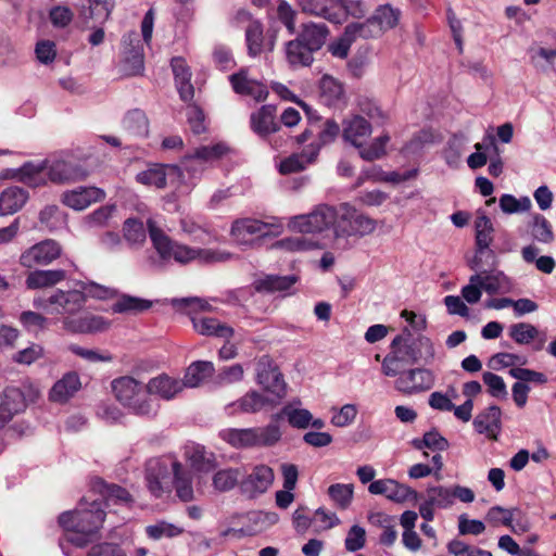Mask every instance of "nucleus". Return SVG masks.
I'll return each instance as SVG.
<instances>
[{"mask_svg":"<svg viewBox=\"0 0 556 556\" xmlns=\"http://www.w3.org/2000/svg\"><path fill=\"white\" fill-rule=\"evenodd\" d=\"M377 223L367 215L361 214L349 203L338 207L336 237H365L376 230Z\"/></svg>","mask_w":556,"mask_h":556,"instance_id":"8","label":"nucleus"},{"mask_svg":"<svg viewBox=\"0 0 556 556\" xmlns=\"http://www.w3.org/2000/svg\"><path fill=\"white\" fill-rule=\"evenodd\" d=\"M186 458L190 466L199 472H210L217 466L215 454L201 445L189 446L186 450Z\"/></svg>","mask_w":556,"mask_h":556,"instance_id":"34","label":"nucleus"},{"mask_svg":"<svg viewBox=\"0 0 556 556\" xmlns=\"http://www.w3.org/2000/svg\"><path fill=\"white\" fill-rule=\"evenodd\" d=\"M320 100L328 106L337 105L344 99L342 84L330 75H324L319 81Z\"/></svg>","mask_w":556,"mask_h":556,"instance_id":"39","label":"nucleus"},{"mask_svg":"<svg viewBox=\"0 0 556 556\" xmlns=\"http://www.w3.org/2000/svg\"><path fill=\"white\" fill-rule=\"evenodd\" d=\"M368 491L375 495H384L388 500L395 503L406 501H417L419 493L406 484H402L393 479H380L372 481Z\"/></svg>","mask_w":556,"mask_h":556,"instance_id":"13","label":"nucleus"},{"mask_svg":"<svg viewBox=\"0 0 556 556\" xmlns=\"http://www.w3.org/2000/svg\"><path fill=\"white\" fill-rule=\"evenodd\" d=\"M435 356L432 341L418 334L415 337L410 329L405 327L401 334L391 343V352L382 359L381 371L386 377H395L400 369L408 365L422 362L431 364Z\"/></svg>","mask_w":556,"mask_h":556,"instance_id":"1","label":"nucleus"},{"mask_svg":"<svg viewBox=\"0 0 556 556\" xmlns=\"http://www.w3.org/2000/svg\"><path fill=\"white\" fill-rule=\"evenodd\" d=\"M111 327V321L102 316L86 314L80 317L65 316L63 328L72 333L103 332Z\"/></svg>","mask_w":556,"mask_h":556,"instance_id":"21","label":"nucleus"},{"mask_svg":"<svg viewBox=\"0 0 556 556\" xmlns=\"http://www.w3.org/2000/svg\"><path fill=\"white\" fill-rule=\"evenodd\" d=\"M170 468L173 471V481L174 488L176 490L177 496L184 502H190L193 500V488H192V477L189 470H187L179 462L174 460L170 463Z\"/></svg>","mask_w":556,"mask_h":556,"instance_id":"32","label":"nucleus"},{"mask_svg":"<svg viewBox=\"0 0 556 556\" xmlns=\"http://www.w3.org/2000/svg\"><path fill=\"white\" fill-rule=\"evenodd\" d=\"M105 191L98 187H78L62 193L61 201L64 205L75 211H83L93 203L105 199Z\"/></svg>","mask_w":556,"mask_h":556,"instance_id":"17","label":"nucleus"},{"mask_svg":"<svg viewBox=\"0 0 556 556\" xmlns=\"http://www.w3.org/2000/svg\"><path fill=\"white\" fill-rule=\"evenodd\" d=\"M314 51L296 37L286 45V58L292 67L309 66Z\"/></svg>","mask_w":556,"mask_h":556,"instance_id":"37","label":"nucleus"},{"mask_svg":"<svg viewBox=\"0 0 556 556\" xmlns=\"http://www.w3.org/2000/svg\"><path fill=\"white\" fill-rule=\"evenodd\" d=\"M239 479L238 469L228 468L217 471L213 476V485L217 491H229L237 484Z\"/></svg>","mask_w":556,"mask_h":556,"instance_id":"62","label":"nucleus"},{"mask_svg":"<svg viewBox=\"0 0 556 556\" xmlns=\"http://www.w3.org/2000/svg\"><path fill=\"white\" fill-rule=\"evenodd\" d=\"M251 128L258 136L265 137L280 129L276 121V106L263 105L258 111L251 114Z\"/></svg>","mask_w":556,"mask_h":556,"instance_id":"28","label":"nucleus"},{"mask_svg":"<svg viewBox=\"0 0 556 556\" xmlns=\"http://www.w3.org/2000/svg\"><path fill=\"white\" fill-rule=\"evenodd\" d=\"M304 13L323 17L331 23L342 22V4L340 0H299Z\"/></svg>","mask_w":556,"mask_h":556,"instance_id":"22","label":"nucleus"},{"mask_svg":"<svg viewBox=\"0 0 556 556\" xmlns=\"http://www.w3.org/2000/svg\"><path fill=\"white\" fill-rule=\"evenodd\" d=\"M180 168L175 165H161L153 164L146 170L137 174V181L159 189L166 187L167 178L172 176H179Z\"/></svg>","mask_w":556,"mask_h":556,"instance_id":"26","label":"nucleus"},{"mask_svg":"<svg viewBox=\"0 0 556 556\" xmlns=\"http://www.w3.org/2000/svg\"><path fill=\"white\" fill-rule=\"evenodd\" d=\"M282 416L288 418L289 424L299 429H305L309 426L313 416L304 408H294L291 404L283 406L280 413L273 416L274 424Z\"/></svg>","mask_w":556,"mask_h":556,"instance_id":"45","label":"nucleus"},{"mask_svg":"<svg viewBox=\"0 0 556 556\" xmlns=\"http://www.w3.org/2000/svg\"><path fill=\"white\" fill-rule=\"evenodd\" d=\"M531 235L534 240L545 244L554 240V232L549 222L540 214L533 216Z\"/></svg>","mask_w":556,"mask_h":556,"instance_id":"58","label":"nucleus"},{"mask_svg":"<svg viewBox=\"0 0 556 556\" xmlns=\"http://www.w3.org/2000/svg\"><path fill=\"white\" fill-rule=\"evenodd\" d=\"M37 305L48 314L71 316L81 311L85 306V298L80 288L68 291L56 290L47 298L37 299Z\"/></svg>","mask_w":556,"mask_h":556,"instance_id":"9","label":"nucleus"},{"mask_svg":"<svg viewBox=\"0 0 556 556\" xmlns=\"http://www.w3.org/2000/svg\"><path fill=\"white\" fill-rule=\"evenodd\" d=\"M116 211V205H103L84 217L87 228H103L110 226V222Z\"/></svg>","mask_w":556,"mask_h":556,"instance_id":"51","label":"nucleus"},{"mask_svg":"<svg viewBox=\"0 0 556 556\" xmlns=\"http://www.w3.org/2000/svg\"><path fill=\"white\" fill-rule=\"evenodd\" d=\"M150 239L156 252L162 260L174 258L176 262L186 264L193 260H200L204 263L224 262L229 258V254L212 249H193L188 245L173 241L153 220L147 222Z\"/></svg>","mask_w":556,"mask_h":556,"instance_id":"3","label":"nucleus"},{"mask_svg":"<svg viewBox=\"0 0 556 556\" xmlns=\"http://www.w3.org/2000/svg\"><path fill=\"white\" fill-rule=\"evenodd\" d=\"M478 275H481L480 285H481L482 290H484L489 294L497 293L507 283V277L502 271H496V273L482 271V273H479Z\"/></svg>","mask_w":556,"mask_h":556,"instance_id":"60","label":"nucleus"},{"mask_svg":"<svg viewBox=\"0 0 556 556\" xmlns=\"http://www.w3.org/2000/svg\"><path fill=\"white\" fill-rule=\"evenodd\" d=\"M330 500L340 509H346L352 503L354 485L351 483H334L328 488Z\"/></svg>","mask_w":556,"mask_h":556,"instance_id":"49","label":"nucleus"},{"mask_svg":"<svg viewBox=\"0 0 556 556\" xmlns=\"http://www.w3.org/2000/svg\"><path fill=\"white\" fill-rule=\"evenodd\" d=\"M91 490L98 493L106 505L110 503L128 505L132 501L126 489L116 484H108L101 478H94L91 481Z\"/></svg>","mask_w":556,"mask_h":556,"instance_id":"30","label":"nucleus"},{"mask_svg":"<svg viewBox=\"0 0 556 556\" xmlns=\"http://www.w3.org/2000/svg\"><path fill=\"white\" fill-rule=\"evenodd\" d=\"M112 390L116 400L131 414L146 418L157 415L160 404L148 396L142 383L130 376H123L112 381Z\"/></svg>","mask_w":556,"mask_h":556,"instance_id":"4","label":"nucleus"},{"mask_svg":"<svg viewBox=\"0 0 556 556\" xmlns=\"http://www.w3.org/2000/svg\"><path fill=\"white\" fill-rule=\"evenodd\" d=\"M371 18L376 22L375 24L381 27L382 34L383 31L396 26L400 18V11L389 5H382L376 10Z\"/></svg>","mask_w":556,"mask_h":556,"instance_id":"57","label":"nucleus"},{"mask_svg":"<svg viewBox=\"0 0 556 556\" xmlns=\"http://www.w3.org/2000/svg\"><path fill=\"white\" fill-rule=\"evenodd\" d=\"M60 244L52 239L37 243V264H50L61 255Z\"/></svg>","mask_w":556,"mask_h":556,"instance_id":"59","label":"nucleus"},{"mask_svg":"<svg viewBox=\"0 0 556 556\" xmlns=\"http://www.w3.org/2000/svg\"><path fill=\"white\" fill-rule=\"evenodd\" d=\"M191 321L194 330L201 336H213L217 338H222L225 340H229L233 337V329L220 323L218 319L213 317H197L192 316Z\"/></svg>","mask_w":556,"mask_h":556,"instance_id":"31","label":"nucleus"},{"mask_svg":"<svg viewBox=\"0 0 556 556\" xmlns=\"http://www.w3.org/2000/svg\"><path fill=\"white\" fill-rule=\"evenodd\" d=\"M46 175L54 184H70L85 179L88 173L77 164L58 160L37 165V186L46 182L42 178Z\"/></svg>","mask_w":556,"mask_h":556,"instance_id":"11","label":"nucleus"},{"mask_svg":"<svg viewBox=\"0 0 556 556\" xmlns=\"http://www.w3.org/2000/svg\"><path fill=\"white\" fill-rule=\"evenodd\" d=\"M80 388V380L77 374H66L56 381L50 391V399L55 402H65Z\"/></svg>","mask_w":556,"mask_h":556,"instance_id":"42","label":"nucleus"},{"mask_svg":"<svg viewBox=\"0 0 556 556\" xmlns=\"http://www.w3.org/2000/svg\"><path fill=\"white\" fill-rule=\"evenodd\" d=\"M275 475L267 465H257L241 482V490L250 497L265 493L273 484Z\"/></svg>","mask_w":556,"mask_h":556,"instance_id":"19","label":"nucleus"},{"mask_svg":"<svg viewBox=\"0 0 556 556\" xmlns=\"http://www.w3.org/2000/svg\"><path fill=\"white\" fill-rule=\"evenodd\" d=\"M427 500L437 508H448L453 505L452 488L431 485L426 490Z\"/></svg>","mask_w":556,"mask_h":556,"instance_id":"54","label":"nucleus"},{"mask_svg":"<svg viewBox=\"0 0 556 556\" xmlns=\"http://www.w3.org/2000/svg\"><path fill=\"white\" fill-rule=\"evenodd\" d=\"M296 281L298 277L294 275H265L255 279L253 287L257 292L273 293L289 290Z\"/></svg>","mask_w":556,"mask_h":556,"instance_id":"36","label":"nucleus"},{"mask_svg":"<svg viewBox=\"0 0 556 556\" xmlns=\"http://www.w3.org/2000/svg\"><path fill=\"white\" fill-rule=\"evenodd\" d=\"M245 41L250 56L261 54L263 50V26L258 21H250L245 29Z\"/></svg>","mask_w":556,"mask_h":556,"instance_id":"48","label":"nucleus"},{"mask_svg":"<svg viewBox=\"0 0 556 556\" xmlns=\"http://www.w3.org/2000/svg\"><path fill=\"white\" fill-rule=\"evenodd\" d=\"M182 531V528L166 521H159L155 525H150L146 528L147 534L153 540L175 538L181 534Z\"/></svg>","mask_w":556,"mask_h":556,"instance_id":"61","label":"nucleus"},{"mask_svg":"<svg viewBox=\"0 0 556 556\" xmlns=\"http://www.w3.org/2000/svg\"><path fill=\"white\" fill-rule=\"evenodd\" d=\"M256 381L273 394V405H277L287 395V383L276 364L268 356H263L256 364Z\"/></svg>","mask_w":556,"mask_h":556,"instance_id":"12","label":"nucleus"},{"mask_svg":"<svg viewBox=\"0 0 556 556\" xmlns=\"http://www.w3.org/2000/svg\"><path fill=\"white\" fill-rule=\"evenodd\" d=\"M338 208L328 204H319L312 212L293 216L288 227L300 233H319L332 228L336 233Z\"/></svg>","mask_w":556,"mask_h":556,"instance_id":"7","label":"nucleus"},{"mask_svg":"<svg viewBox=\"0 0 556 556\" xmlns=\"http://www.w3.org/2000/svg\"><path fill=\"white\" fill-rule=\"evenodd\" d=\"M124 60L122 71L126 76H136L144 68L143 51L139 36L136 31L129 33L123 38Z\"/></svg>","mask_w":556,"mask_h":556,"instance_id":"15","label":"nucleus"},{"mask_svg":"<svg viewBox=\"0 0 556 556\" xmlns=\"http://www.w3.org/2000/svg\"><path fill=\"white\" fill-rule=\"evenodd\" d=\"M509 337L518 344H529L534 341L533 350L541 351L546 343V332L540 331L535 326L528 323H518L509 327Z\"/></svg>","mask_w":556,"mask_h":556,"instance_id":"25","label":"nucleus"},{"mask_svg":"<svg viewBox=\"0 0 556 556\" xmlns=\"http://www.w3.org/2000/svg\"><path fill=\"white\" fill-rule=\"evenodd\" d=\"M170 66L174 73L176 86L182 101L188 102L193 99L194 89L191 84V72L182 58H173Z\"/></svg>","mask_w":556,"mask_h":556,"instance_id":"29","label":"nucleus"},{"mask_svg":"<svg viewBox=\"0 0 556 556\" xmlns=\"http://www.w3.org/2000/svg\"><path fill=\"white\" fill-rule=\"evenodd\" d=\"M123 233L125 240L131 247H140L147 238V230L143 223L137 218H127L124 222Z\"/></svg>","mask_w":556,"mask_h":556,"instance_id":"47","label":"nucleus"},{"mask_svg":"<svg viewBox=\"0 0 556 556\" xmlns=\"http://www.w3.org/2000/svg\"><path fill=\"white\" fill-rule=\"evenodd\" d=\"M146 480L149 491L155 497L170 492L169 466L162 459H150L147 464Z\"/></svg>","mask_w":556,"mask_h":556,"instance_id":"14","label":"nucleus"},{"mask_svg":"<svg viewBox=\"0 0 556 556\" xmlns=\"http://www.w3.org/2000/svg\"><path fill=\"white\" fill-rule=\"evenodd\" d=\"M475 230L477 253L483 254L488 251V253L493 256V251L489 250V248L493 241L494 226L484 212H478V216L475 220Z\"/></svg>","mask_w":556,"mask_h":556,"instance_id":"33","label":"nucleus"},{"mask_svg":"<svg viewBox=\"0 0 556 556\" xmlns=\"http://www.w3.org/2000/svg\"><path fill=\"white\" fill-rule=\"evenodd\" d=\"M123 128L134 137H146L149 132V121L139 109L131 110L123 118Z\"/></svg>","mask_w":556,"mask_h":556,"instance_id":"44","label":"nucleus"},{"mask_svg":"<svg viewBox=\"0 0 556 556\" xmlns=\"http://www.w3.org/2000/svg\"><path fill=\"white\" fill-rule=\"evenodd\" d=\"M215 371L212 362L197 361L189 365L181 382L185 388H197L207 378H211Z\"/></svg>","mask_w":556,"mask_h":556,"instance_id":"38","label":"nucleus"},{"mask_svg":"<svg viewBox=\"0 0 556 556\" xmlns=\"http://www.w3.org/2000/svg\"><path fill=\"white\" fill-rule=\"evenodd\" d=\"M273 248L288 252H304L317 248V243L302 236L285 238L277 241Z\"/></svg>","mask_w":556,"mask_h":556,"instance_id":"55","label":"nucleus"},{"mask_svg":"<svg viewBox=\"0 0 556 556\" xmlns=\"http://www.w3.org/2000/svg\"><path fill=\"white\" fill-rule=\"evenodd\" d=\"M395 377L394 389L404 395L427 392L435 383L434 372L426 367L403 368Z\"/></svg>","mask_w":556,"mask_h":556,"instance_id":"10","label":"nucleus"},{"mask_svg":"<svg viewBox=\"0 0 556 556\" xmlns=\"http://www.w3.org/2000/svg\"><path fill=\"white\" fill-rule=\"evenodd\" d=\"M371 17L362 23H351L345 26L350 35L356 41L358 38L370 39L381 35V27L375 24Z\"/></svg>","mask_w":556,"mask_h":556,"instance_id":"52","label":"nucleus"},{"mask_svg":"<svg viewBox=\"0 0 556 556\" xmlns=\"http://www.w3.org/2000/svg\"><path fill=\"white\" fill-rule=\"evenodd\" d=\"M114 8L113 0H88V7H84L79 13L85 24L92 21L96 24H103Z\"/></svg>","mask_w":556,"mask_h":556,"instance_id":"35","label":"nucleus"},{"mask_svg":"<svg viewBox=\"0 0 556 556\" xmlns=\"http://www.w3.org/2000/svg\"><path fill=\"white\" fill-rule=\"evenodd\" d=\"M27 193L20 187H10L0 195V216L17 212L26 202Z\"/></svg>","mask_w":556,"mask_h":556,"instance_id":"40","label":"nucleus"},{"mask_svg":"<svg viewBox=\"0 0 556 556\" xmlns=\"http://www.w3.org/2000/svg\"><path fill=\"white\" fill-rule=\"evenodd\" d=\"M152 306V302L142 298L122 294L113 303L111 309L116 314H139L148 311Z\"/></svg>","mask_w":556,"mask_h":556,"instance_id":"43","label":"nucleus"},{"mask_svg":"<svg viewBox=\"0 0 556 556\" xmlns=\"http://www.w3.org/2000/svg\"><path fill=\"white\" fill-rule=\"evenodd\" d=\"M148 396H159L162 400L170 401L180 393L185 387L180 379L162 374L151 378L146 384Z\"/></svg>","mask_w":556,"mask_h":556,"instance_id":"23","label":"nucleus"},{"mask_svg":"<svg viewBox=\"0 0 556 556\" xmlns=\"http://www.w3.org/2000/svg\"><path fill=\"white\" fill-rule=\"evenodd\" d=\"M366 544V530L358 526L354 525L348 531V534L344 540V547L348 552L354 553L362 549Z\"/></svg>","mask_w":556,"mask_h":556,"instance_id":"63","label":"nucleus"},{"mask_svg":"<svg viewBox=\"0 0 556 556\" xmlns=\"http://www.w3.org/2000/svg\"><path fill=\"white\" fill-rule=\"evenodd\" d=\"M281 232V226L275 222L265 223L255 218L236 219L230 229L235 242L243 248H256L264 238L276 237Z\"/></svg>","mask_w":556,"mask_h":556,"instance_id":"6","label":"nucleus"},{"mask_svg":"<svg viewBox=\"0 0 556 556\" xmlns=\"http://www.w3.org/2000/svg\"><path fill=\"white\" fill-rule=\"evenodd\" d=\"M219 437L235 448H250L275 445L280 440L281 432L278 425L271 422L265 427L224 429Z\"/></svg>","mask_w":556,"mask_h":556,"instance_id":"5","label":"nucleus"},{"mask_svg":"<svg viewBox=\"0 0 556 556\" xmlns=\"http://www.w3.org/2000/svg\"><path fill=\"white\" fill-rule=\"evenodd\" d=\"M40 223L48 230H58L66 225V214L58 205L46 206L39 215Z\"/></svg>","mask_w":556,"mask_h":556,"instance_id":"50","label":"nucleus"},{"mask_svg":"<svg viewBox=\"0 0 556 556\" xmlns=\"http://www.w3.org/2000/svg\"><path fill=\"white\" fill-rule=\"evenodd\" d=\"M328 34L329 30L325 24L308 23L303 25L298 37L316 52L324 46Z\"/></svg>","mask_w":556,"mask_h":556,"instance_id":"41","label":"nucleus"},{"mask_svg":"<svg viewBox=\"0 0 556 556\" xmlns=\"http://www.w3.org/2000/svg\"><path fill=\"white\" fill-rule=\"evenodd\" d=\"M0 405L13 417L14 414L23 412L27 404L24 393L18 388L11 387L4 390Z\"/></svg>","mask_w":556,"mask_h":556,"instance_id":"53","label":"nucleus"},{"mask_svg":"<svg viewBox=\"0 0 556 556\" xmlns=\"http://www.w3.org/2000/svg\"><path fill=\"white\" fill-rule=\"evenodd\" d=\"M371 131L370 123L357 114L345 118L342 123L343 139L357 149L363 148Z\"/></svg>","mask_w":556,"mask_h":556,"instance_id":"20","label":"nucleus"},{"mask_svg":"<svg viewBox=\"0 0 556 556\" xmlns=\"http://www.w3.org/2000/svg\"><path fill=\"white\" fill-rule=\"evenodd\" d=\"M225 143H215L212 146H202L197 148L193 153L184 157V168L189 173L202 172L203 165L215 162L228 152Z\"/></svg>","mask_w":556,"mask_h":556,"instance_id":"16","label":"nucleus"},{"mask_svg":"<svg viewBox=\"0 0 556 556\" xmlns=\"http://www.w3.org/2000/svg\"><path fill=\"white\" fill-rule=\"evenodd\" d=\"M498 204L502 212L505 214L527 212L532 206L531 200L528 197L517 199L508 193H505L500 198Z\"/></svg>","mask_w":556,"mask_h":556,"instance_id":"56","label":"nucleus"},{"mask_svg":"<svg viewBox=\"0 0 556 556\" xmlns=\"http://www.w3.org/2000/svg\"><path fill=\"white\" fill-rule=\"evenodd\" d=\"M501 415V408L497 405H491L476 416L473 427L477 432L484 433L492 440H497L502 428Z\"/></svg>","mask_w":556,"mask_h":556,"instance_id":"27","label":"nucleus"},{"mask_svg":"<svg viewBox=\"0 0 556 556\" xmlns=\"http://www.w3.org/2000/svg\"><path fill=\"white\" fill-rule=\"evenodd\" d=\"M531 63L538 68H544L546 65H553L556 59V49L544 47H532L529 49Z\"/></svg>","mask_w":556,"mask_h":556,"instance_id":"64","label":"nucleus"},{"mask_svg":"<svg viewBox=\"0 0 556 556\" xmlns=\"http://www.w3.org/2000/svg\"><path fill=\"white\" fill-rule=\"evenodd\" d=\"M76 286L80 288L85 298V303L87 302L88 298L105 301L117 296V290L114 288L102 286L93 281H79L76 283Z\"/></svg>","mask_w":556,"mask_h":556,"instance_id":"46","label":"nucleus"},{"mask_svg":"<svg viewBox=\"0 0 556 556\" xmlns=\"http://www.w3.org/2000/svg\"><path fill=\"white\" fill-rule=\"evenodd\" d=\"M104 516L102 503L98 498L92 500L89 504L84 498L75 510L61 514L59 523L66 531V540L83 547L100 529Z\"/></svg>","mask_w":556,"mask_h":556,"instance_id":"2","label":"nucleus"},{"mask_svg":"<svg viewBox=\"0 0 556 556\" xmlns=\"http://www.w3.org/2000/svg\"><path fill=\"white\" fill-rule=\"evenodd\" d=\"M229 81L238 94L249 96L257 102L265 101L268 97L267 87L263 83L250 78L247 68H241L238 73L230 75Z\"/></svg>","mask_w":556,"mask_h":556,"instance_id":"18","label":"nucleus"},{"mask_svg":"<svg viewBox=\"0 0 556 556\" xmlns=\"http://www.w3.org/2000/svg\"><path fill=\"white\" fill-rule=\"evenodd\" d=\"M266 405H273V401L258 393L257 391H249L238 401L228 404L225 407L229 416L237 414H253L263 409Z\"/></svg>","mask_w":556,"mask_h":556,"instance_id":"24","label":"nucleus"}]
</instances>
